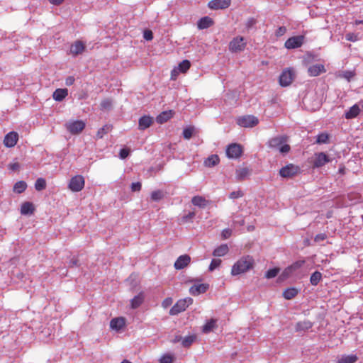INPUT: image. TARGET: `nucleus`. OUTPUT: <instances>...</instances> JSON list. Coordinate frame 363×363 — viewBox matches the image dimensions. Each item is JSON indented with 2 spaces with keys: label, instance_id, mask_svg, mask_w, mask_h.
<instances>
[{
  "label": "nucleus",
  "instance_id": "obj_45",
  "mask_svg": "<svg viewBox=\"0 0 363 363\" xmlns=\"http://www.w3.org/2000/svg\"><path fill=\"white\" fill-rule=\"evenodd\" d=\"M279 271H280V269L278 267H274L273 269H270L266 272L265 277L267 279L274 278L278 274Z\"/></svg>",
  "mask_w": 363,
  "mask_h": 363
},
{
  "label": "nucleus",
  "instance_id": "obj_10",
  "mask_svg": "<svg viewBox=\"0 0 363 363\" xmlns=\"http://www.w3.org/2000/svg\"><path fill=\"white\" fill-rule=\"evenodd\" d=\"M226 155L230 159L239 158L242 153V147L237 143L230 144L226 148Z\"/></svg>",
  "mask_w": 363,
  "mask_h": 363
},
{
  "label": "nucleus",
  "instance_id": "obj_44",
  "mask_svg": "<svg viewBox=\"0 0 363 363\" xmlns=\"http://www.w3.org/2000/svg\"><path fill=\"white\" fill-rule=\"evenodd\" d=\"M194 131V127H193V126H189V127L184 128L183 130L184 138L186 140H189L192 137Z\"/></svg>",
  "mask_w": 363,
  "mask_h": 363
},
{
  "label": "nucleus",
  "instance_id": "obj_9",
  "mask_svg": "<svg viewBox=\"0 0 363 363\" xmlns=\"http://www.w3.org/2000/svg\"><path fill=\"white\" fill-rule=\"evenodd\" d=\"M84 178L82 175H76L69 180V189L72 191L79 192L84 187Z\"/></svg>",
  "mask_w": 363,
  "mask_h": 363
},
{
  "label": "nucleus",
  "instance_id": "obj_37",
  "mask_svg": "<svg viewBox=\"0 0 363 363\" xmlns=\"http://www.w3.org/2000/svg\"><path fill=\"white\" fill-rule=\"evenodd\" d=\"M322 279V274L320 272H313L310 278L311 284L313 286H316L320 282V281Z\"/></svg>",
  "mask_w": 363,
  "mask_h": 363
},
{
  "label": "nucleus",
  "instance_id": "obj_17",
  "mask_svg": "<svg viewBox=\"0 0 363 363\" xmlns=\"http://www.w3.org/2000/svg\"><path fill=\"white\" fill-rule=\"evenodd\" d=\"M85 123L83 121H75L69 123V133L72 134H79L85 128Z\"/></svg>",
  "mask_w": 363,
  "mask_h": 363
},
{
  "label": "nucleus",
  "instance_id": "obj_29",
  "mask_svg": "<svg viewBox=\"0 0 363 363\" xmlns=\"http://www.w3.org/2000/svg\"><path fill=\"white\" fill-rule=\"evenodd\" d=\"M298 294V289L295 287H290L283 291V296L286 300L294 298Z\"/></svg>",
  "mask_w": 363,
  "mask_h": 363
},
{
  "label": "nucleus",
  "instance_id": "obj_63",
  "mask_svg": "<svg viewBox=\"0 0 363 363\" xmlns=\"http://www.w3.org/2000/svg\"><path fill=\"white\" fill-rule=\"evenodd\" d=\"M77 264H78V261L77 259L69 262V267L76 266Z\"/></svg>",
  "mask_w": 363,
  "mask_h": 363
},
{
  "label": "nucleus",
  "instance_id": "obj_38",
  "mask_svg": "<svg viewBox=\"0 0 363 363\" xmlns=\"http://www.w3.org/2000/svg\"><path fill=\"white\" fill-rule=\"evenodd\" d=\"M313 326L311 321L306 320L303 322H298L296 324V330H305L310 329Z\"/></svg>",
  "mask_w": 363,
  "mask_h": 363
},
{
  "label": "nucleus",
  "instance_id": "obj_13",
  "mask_svg": "<svg viewBox=\"0 0 363 363\" xmlns=\"http://www.w3.org/2000/svg\"><path fill=\"white\" fill-rule=\"evenodd\" d=\"M18 140V134L15 131L7 133L4 139V145L7 147H14Z\"/></svg>",
  "mask_w": 363,
  "mask_h": 363
},
{
  "label": "nucleus",
  "instance_id": "obj_6",
  "mask_svg": "<svg viewBox=\"0 0 363 363\" xmlns=\"http://www.w3.org/2000/svg\"><path fill=\"white\" fill-rule=\"evenodd\" d=\"M300 167L294 164H289L279 170V175L284 178H291L300 173Z\"/></svg>",
  "mask_w": 363,
  "mask_h": 363
},
{
  "label": "nucleus",
  "instance_id": "obj_21",
  "mask_svg": "<svg viewBox=\"0 0 363 363\" xmlns=\"http://www.w3.org/2000/svg\"><path fill=\"white\" fill-rule=\"evenodd\" d=\"M153 123V118L149 116H143L140 118L138 121L139 130H145Z\"/></svg>",
  "mask_w": 363,
  "mask_h": 363
},
{
  "label": "nucleus",
  "instance_id": "obj_54",
  "mask_svg": "<svg viewBox=\"0 0 363 363\" xmlns=\"http://www.w3.org/2000/svg\"><path fill=\"white\" fill-rule=\"evenodd\" d=\"M20 168L18 162H13L9 164V169L11 171H17Z\"/></svg>",
  "mask_w": 363,
  "mask_h": 363
},
{
  "label": "nucleus",
  "instance_id": "obj_62",
  "mask_svg": "<svg viewBox=\"0 0 363 363\" xmlns=\"http://www.w3.org/2000/svg\"><path fill=\"white\" fill-rule=\"evenodd\" d=\"M195 216L194 212H189L184 218L186 219H191Z\"/></svg>",
  "mask_w": 363,
  "mask_h": 363
},
{
  "label": "nucleus",
  "instance_id": "obj_7",
  "mask_svg": "<svg viewBox=\"0 0 363 363\" xmlns=\"http://www.w3.org/2000/svg\"><path fill=\"white\" fill-rule=\"evenodd\" d=\"M295 77V74L292 69L287 68L282 71L279 77V84L281 86L290 85Z\"/></svg>",
  "mask_w": 363,
  "mask_h": 363
},
{
  "label": "nucleus",
  "instance_id": "obj_42",
  "mask_svg": "<svg viewBox=\"0 0 363 363\" xmlns=\"http://www.w3.org/2000/svg\"><path fill=\"white\" fill-rule=\"evenodd\" d=\"M163 198H164V194L161 190H156L151 193V199L154 201H160Z\"/></svg>",
  "mask_w": 363,
  "mask_h": 363
},
{
  "label": "nucleus",
  "instance_id": "obj_41",
  "mask_svg": "<svg viewBox=\"0 0 363 363\" xmlns=\"http://www.w3.org/2000/svg\"><path fill=\"white\" fill-rule=\"evenodd\" d=\"M46 188V181L43 178H38L35 183V189L40 191Z\"/></svg>",
  "mask_w": 363,
  "mask_h": 363
},
{
  "label": "nucleus",
  "instance_id": "obj_57",
  "mask_svg": "<svg viewBox=\"0 0 363 363\" xmlns=\"http://www.w3.org/2000/svg\"><path fill=\"white\" fill-rule=\"evenodd\" d=\"M257 23V21L254 18H250L249 19H247V22H246V26L247 28H250L251 27H252L253 26H255Z\"/></svg>",
  "mask_w": 363,
  "mask_h": 363
},
{
  "label": "nucleus",
  "instance_id": "obj_58",
  "mask_svg": "<svg viewBox=\"0 0 363 363\" xmlns=\"http://www.w3.org/2000/svg\"><path fill=\"white\" fill-rule=\"evenodd\" d=\"M222 235L224 239L228 238L231 235V230L230 229H224L222 232Z\"/></svg>",
  "mask_w": 363,
  "mask_h": 363
},
{
  "label": "nucleus",
  "instance_id": "obj_25",
  "mask_svg": "<svg viewBox=\"0 0 363 363\" xmlns=\"http://www.w3.org/2000/svg\"><path fill=\"white\" fill-rule=\"evenodd\" d=\"M174 112L172 110L163 111L157 116L156 121L160 124H162L172 118Z\"/></svg>",
  "mask_w": 363,
  "mask_h": 363
},
{
  "label": "nucleus",
  "instance_id": "obj_24",
  "mask_svg": "<svg viewBox=\"0 0 363 363\" xmlns=\"http://www.w3.org/2000/svg\"><path fill=\"white\" fill-rule=\"evenodd\" d=\"M213 24L214 21L211 18L204 16L198 21L197 26L199 29L203 30L212 26Z\"/></svg>",
  "mask_w": 363,
  "mask_h": 363
},
{
  "label": "nucleus",
  "instance_id": "obj_47",
  "mask_svg": "<svg viewBox=\"0 0 363 363\" xmlns=\"http://www.w3.org/2000/svg\"><path fill=\"white\" fill-rule=\"evenodd\" d=\"M221 264V260L220 259H213L210 263L208 269L211 272H213L217 267H218Z\"/></svg>",
  "mask_w": 363,
  "mask_h": 363
},
{
  "label": "nucleus",
  "instance_id": "obj_36",
  "mask_svg": "<svg viewBox=\"0 0 363 363\" xmlns=\"http://www.w3.org/2000/svg\"><path fill=\"white\" fill-rule=\"evenodd\" d=\"M190 67V61H189L188 60H184L179 64L177 69H178L179 72L182 73H185L189 69Z\"/></svg>",
  "mask_w": 363,
  "mask_h": 363
},
{
  "label": "nucleus",
  "instance_id": "obj_30",
  "mask_svg": "<svg viewBox=\"0 0 363 363\" xmlns=\"http://www.w3.org/2000/svg\"><path fill=\"white\" fill-rule=\"evenodd\" d=\"M228 247L226 244H223L216 247L213 252V255L215 257H222L225 255L228 252Z\"/></svg>",
  "mask_w": 363,
  "mask_h": 363
},
{
  "label": "nucleus",
  "instance_id": "obj_11",
  "mask_svg": "<svg viewBox=\"0 0 363 363\" xmlns=\"http://www.w3.org/2000/svg\"><path fill=\"white\" fill-rule=\"evenodd\" d=\"M304 40V37L303 35H297L289 38L284 43L285 48L287 49H295L300 48Z\"/></svg>",
  "mask_w": 363,
  "mask_h": 363
},
{
  "label": "nucleus",
  "instance_id": "obj_22",
  "mask_svg": "<svg viewBox=\"0 0 363 363\" xmlns=\"http://www.w3.org/2000/svg\"><path fill=\"white\" fill-rule=\"evenodd\" d=\"M191 203L194 206L204 208L211 203V201L206 199L203 196H195L191 199Z\"/></svg>",
  "mask_w": 363,
  "mask_h": 363
},
{
  "label": "nucleus",
  "instance_id": "obj_61",
  "mask_svg": "<svg viewBox=\"0 0 363 363\" xmlns=\"http://www.w3.org/2000/svg\"><path fill=\"white\" fill-rule=\"evenodd\" d=\"M49 2L53 5H59L64 0H48Z\"/></svg>",
  "mask_w": 363,
  "mask_h": 363
},
{
  "label": "nucleus",
  "instance_id": "obj_51",
  "mask_svg": "<svg viewBox=\"0 0 363 363\" xmlns=\"http://www.w3.org/2000/svg\"><path fill=\"white\" fill-rule=\"evenodd\" d=\"M327 238V235L325 233L317 234L314 238V241L316 242L323 241Z\"/></svg>",
  "mask_w": 363,
  "mask_h": 363
},
{
  "label": "nucleus",
  "instance_id": "obj_59",
  "mask_svg": "<svg viewBox=\"0 0 363 363\" xmlns=\"http://www.w3.org/2000/svg\"><path fill=\"white\" fill-rule=\"evenodd\" d=\"M101 106L104 108H109L111 106V101L109 100H105V101L101 102Z\"/></svg>",
  "mask_w": 363,
  "mask_h": 363
},
{
  "label": "nucleus",
  "instance_id": "obj_20",
  "mask_svg": "<svg viewBox=\"0 0 363 363\" xmlns=\"http://www.w3.org/2000/svg\"><path fill=\"white\" fill-rule=\"evenodd\" d=\"M85 50V45L80 40L75 41L70 47V52L76 56L82 54Z\"/></svg>",
  "mask_w": 363,
  "mask_h": 363
},
{
  "label": "nucleus",
  "instance_id": "obj_48",
  "mask_svg": "<svg viewBox=\"0 0 363 363\" xmlns=\"http://www.w3.org/2000/svg\"><path fill=\"white\" fill-rule=\"evenodd\" d=\"M345 38L348 41L356 42L359 40L358 35L354 33H348L345 35Z\"/></svg>",
  "mask_w": 363,
  "mask_h": 363
},
{
  "label": "nucleus",
  "instance_id": "obj_14",
  "mask_svg": "<svg viewBox=\"0 0 363 363\" xmlns=\"http://www.w3.org/2000/svg\"><path fill=\"white\" fill-rule=\"evenodd\" d=\"M329 162H330V159L325 153L318 152L315 154V160L313 163V167L318 168L323 167Z\"/></svg>",
  "mask_w": 363,
  "mask_h": 363
},
{
  "label": "nucleus",
  "instance_id": "obj_23",
  "mask_svg": "<svg viewBox=\"0 0 363 363\" xmlns=\"http://www.w3.org/2000/svg\"><path fill=\"white\" fill-rule=\"evenodd\" d=\"M145 300L144 292H140L138 295L135 296L130 300V306L133 309H136L140 307Z\"/></svg>",
  "mask_w": 363,
  "mask_h": 363
},
{
  "label": "nucleus",
  "instance_id": "obj_35",
  "mask_svg": "<svg viewBox=\"0 0 363 363\" xmlns=\"http://www.w3.org/2000/svg\"><path fill=\"white\" fill-rule=\"evenodd\" d=\"M27 188V184L24 181H18L13 186V191L18 194L23 193Z\"/></svg>",
  "mask_w": 363,
  "mask_h": 363
},
{
  "label": "nucleus",
  "instance_id": "obj_39",
  "mask_svg": "<svg viewBox=\"0 0 363 363\" xmlns=\"http://www.w3.org/2000/svg\"><path fill=\"white\" fill-rule=\"evenodd\" d=\"M215 327H216V320L214 319H211L203 326L202 331L204 333H208L211 332Z\"/></svg>",
  "mask_w": 363,
  "mask_h": 363
},
{
  "label": "nucleus",
  "instance_id": "obj_52",
  "mask_svg": "<svg viewBox=\"0 0 363 363\" xmlns=\"http://www.w3.org/2000/svg\"><path fill=\"white\" fill-rule=\"evenodd\" d=\"M142 187V184L140 182H134L131 185V190L133 191H140Z\"/></svg>",
  "mask_w": 363,
  "mask_h": 363
},
{
  "label": "nucleus",
  "instance_id": "obj_26",
  "mask_svg": "<svg viewBox=\"0 0 363 363\" xmlns=\"http://www.w3.org/2000/svg\"><path fill=\"white\" fill-rule=\"evenodd\" d=\"M35 211V207L31 202L26 201L21 206V213L22 215H31Z\"/></svg>",
  "mask_w": 363,
  "mask_h": 363
},
{
  "label": "nucleus",
  "instance_id": "obj_31",
  "mask_svg": "<svg viewBox=\"0 0 363 363\" xmlns=\"http://www.w3.org/2000/svg\"><path fill=\"white\" fill-rule=\"evenodd\" d=\"M67 95V89H57L53 92L52 97L55 101H60L65 99Z\"/></svg>",
  "mask_w": 363,
  "mask_h": 363
},
{
  "label": "nucleus",
  "instance_id": "obj_12",
  "mask_svg": "<svg viewBox=\"0 0 363 363\" xmlns=\"http://www.w3.org/2000/svg\"><path fill=\"white\" fill-rule=\"evenodd\" d=\"M230 0H211L208 6L213 10L225 9L230 6Z\"/></svg>",
  "mask_w": 363,
  "mask_h": 363
},
{
  "label": "nucleus",
  "instance_id": "obj_5",
  "mask_svg": "<svg viewBox=\"0 0 363 363\" xmlns=\"http://www.w3.org/2000/svg\"><path fill=\"white\" fill-rule=\"evenodd\" d=\"M305 262L306 261L304 259L294 262L293 264L284 269L280 275V279L284 280L291 277L303 266Z\"/></svg>",
  "mask_w": 363,
  "mask_h": 363
},
{
  "label": "nucleus",
  "instance_id": "obj_60",
  "mask_svg": "<svg viewBox=\"0 0 363 363\" xmlns=\"http://www.w3.org/2000/svg\"><path fill=\"white\" fill-rule=\"evenodd\" d=\"M179 73V71L177 68L174 69L173 70H172L171 72V79H175L177 74Z\"/></svg>",
  "mask_w": 363,
  "mask_h": 363
},
{
  "label": "nucleus",
  "instance_id": "obj_55",
  "mask_svg": "<svg viewBox=\"0 0 363 363\" xmlns=\"http://www.w3.org/2000/svg\"><path fill=\"white\" fill-rule=\"evenodd\" d=\"M286 32V28L284 26L279 27L276 31L277 36H281Z\"/></svg>",
  "mask_w": 363,
  "mask_h": 363
},
{
  "label": "nucleus",
  "instance_id": "obj_64",
  "mask_svg": "<svg viewBox=\"0 0 363 363\" xmlns=\"http://www.w3.org/2000/svg\"><path fill=\"white\" fill-rule=\"evenodd\" d=\"M355 25L363 24V20H356L354 22Z\"/></svg>",
  "mask_w": 363,
  "mask_h": 363
},
{
  "label": "nucleus",
  "instance_id": "obj_49",
  "mask_svg": "<svg viewBox=\"0 0 363 363\" xmlns=\"http://www.w3.org/2000/svg\"><path fill=\"white\" fill-rule=\"evenodd\" d=\"M243 195H244V194L242 193V191L240 190H238V191H232L229 195V198L231 199H235L242 197Z\"/></svg>",
  "mask_w": 363,
  "mask_h": 363
},
{
  "label": "nucleus",
  "instance_id": "obj_4",
  "mask_svg": "<svg viewBox=\"0 0 363 363\" xmlns=\"http://www.w3.org/2000/svg\"><path fill=\"white\" fill-rule=\"evenodd\" d=\"M247 45L245 38L242 36H237L233 38L229 43L228 48L233 53L240 52L243 51Z\"/></svg>",
  "mask_w": 363,
  "mask_h": 363
},
{
  "label": "nucleus",
  "instance_id": "obj_33",
  "mask_svg": "<svg viewBox=\"0 0 363 363\" xmlns=\"http://www.w3.org/2000/svg\"><path fill=\"white\" fill-rule=\"evenodd\" d=\"M358 360L356 354L343 355L337 363H354Z\"/></svg>",
  "mask_w": 363,
  "mask_h": 363
},
{
  "label": "nucleus",
  "instance_id": "obj_16",
  "mask_svg": "<svg viewBox=\"0 0 363 363\" xmlns=\"http://www.w3.org/2000/svg\"><path fill=\"white\" fill-rule=\"evenodd\" d=\"M326 69L323 65L315 64L310 66L308 69V73L311 77H317L321 73H325Z\"/></svg>",
  "mask_w": 363,
  "mask_h": 363
},
{
  "label": "nucleus",
  "instance_id": "obj_19",
  "mask_svg": "<svg viewBox=\"0 0 363 363\" xmlns=\"http://www.w3.org/2000/svg\"><path fill=\"white\" fill-rule=\"evenodd\" d=\"M125 325V319L123 317L113 318L110 322V327L115 330H120Z\"/></svg>",
  "mask_w": 363,
  "mask_h": 363
},
{
  "label": "nucleus",
  "instance_id": "obj_56",
  "mask_svg": "<svg viewBox=\"0 0 363 363\" xmlns=\"http://www.w3.org/2000/svg\"><path fill=\"white\" fill-rule=\"evenodd\" d=\"M129 155V150L128 149H125V148H123L120 151V157L121 159H125Z\"/></svg>",
  "mask_w": 363,
  "mask_h": 363
},
{
  "label": "nucleus",
  "instance_id": "obj_53",
  "mask_svg": "<svg viewBox=\"0 0 363 363\" xmlns=\"http://www.w3.org/2000/svg\"><path fill=\"white\" fill-rule=\"evenodd\" d=\"M144 38L147 40H151L153 38L152 32L150 30H145Z\"/></svg>",
  "mask_w": 363,
  "mask_h": 363
},
{
  "label": "nucleus",
  "instance_id": "obj_40",
  "mask_svg": "<svg viewBox=\"0 0 363 363\" xmlns=\"http://www.w3.org/2000/svg\"><path fill=\"white\" fill-rule=\"evenodd\" d=\"M196 336L195 335H191L185 337L182 340V345L184 347H189L191 345V344L196 340Z\"/></svg>",
  "mask_w": 363,
  "mask_h": 363
},
{
  "label": "nucleus",
  "instance_id": "obj_15",
  "mask_svg": "<svg viewBox=\"0 0 363 363\" xmlns=\"http://www.w3.org/2000/svg\"><path fill=\"white\" fill-rule=\"evenodd\" d=\"M191 262V257L188 255L179 256L174 262V267L176 269H182Z\"/></svg>",
  "mask_w": 363,
  "mask_h": 363
},
{
  "label": "nucleus",
  "instance_id": "obj_28",
  "mask_svg": "<svg viewBox=\"0 0 363 363\" xmlns=\"http://www.w3.org/2000/svg\"><path fill=\"white\" fill-rule=\"evenodd\" d=\"M219 162V157L217 155H211L204 160L203 164L207 167H213L218 164Z\"/></svg>",
  "mask_w": 363,
  "mask_h": 363
},
{
  "label": "nucleus",
  "instance_id": "obj_1",
  "mask_svg": "<svg viewBox=\"0 0 363 363\" xmlns=\"http://www.w3.org/2000/svg\"><path fill=\"white\" fill-rule=\"evenodd\" d=\"M254 266V259L250 255L243 256L240 258L232 267L231 274L237 276L247 272L252 269Z\"/></svg>",
  "mask_w": 363,
  "mask_h": 363
},
{
  "label": "nucleus",
  "instance_id": "obj_8",
  "mask_svg": "<svg viewBox=\"0 0 363 363\" xmlns=\"http://www.w3.org/2000/svg\"><path fill=\"white\" fill-rule=\"evenodd\" d=\"M259 123V120L257 117L247 115L240 117L238 119V124L244 128H252L256 126Z\"/></svg>",
  "mask_w": 363,
  "mask_h": 363
},
{
  "label": "nucleus",
  "instance_id": "obj_18",
  "mask_svg": "<svg viewBox=\"0 0 363 363\" xmlns=\"http://www.w3.org/2000/svg\"><path fill=\"white\" fill-rule=\"evenodd\" d=\"M208 284H194L189 289V293L193 296H197L205 293L208 290Z\"/></svg>",
  "mask_w": 363,
  "mask_h": 363
},
{
  "label": "nucleus",
  "instance_id": "obj_46",
  "mask_svg": "<svg viewBox=\"0 0 363 363\" xmlns=\"http://www.w3.org/2000/svg\"><path fill=\"white\" fill-rule=\"evenodd\" d=\"M174 356L170 354H164L160 359V363H173Z\"/></svg>",
  "mask_w": 363,
  "mask_h": 363
},
{
  "label": "nucleus",
  "instance_id": "obj_3",
  "mask_svg": "<svg viewBox=\"0 0 363 363\" xmlns=\"http://www.w3.org/2000/svg\"><path fill=\"white\" fill-rule=\"evenodd\" d=\"M192 303L193 299L190 297L179 299L172 307V308L169 311V314L171 315H175L180 313L181 312L184 311L189 306L192 304Z\"/></svg>",
  "mask_w": 363,
  "mask_h": 363
},
{
  "label": "nucleus",
  "instance_id": "obj_43",
  "mask_svg": "<svg viewBox=\"0 0 363 363\" xmlns=\"http://www.w3.org/2000/svg\"><path fill=\"white\" fill-rule=\"evenodd\" d=\"M329 135L326 133H322L317 136L316 143L318 144H324L328 142Z\"/></svg>",
  "mask_w": 363,
  "mask_h": 363
},
{
  "label": "nucleus",
  "instance_id": "obj_32",
  "mask_svg": "<svg viewBox=\"0 0 363 363\" xmlns=\"http://www.w3.org/2000/svg\"><path fill=\"white\" fill-rule=\"evenodd\" d=\"M236 179L238 181H242L250 174V170L247 167L239 168L236 169Z\"/></svg>",
  "mask_w": 363,
  "mask_h": 363
},
{
  "label": "nucleus",
  "instance_id": "obj_50",
  "mask_svg": "<svg viewBox=\"0 0 363 363\" xmlns=\"http://www.w3.org/2000/svg\"><path fill=\"white\" fill-rule=\"evenodd\" d=\"M172 302H173V300L172 298H170V297L166 298L163 300V301L162 303V306L164 308H167L172 304Z\"/></svg>",
  "mask_w": 363,
  "mask_h": 363
},
{
  "label": "nucleus",
  "instance_id": "obj_34",
  "mask_svg": "<svg viewBox=\"0 0 363 363\" xmlns=\"http://www.w3.org/2000/svg\"><path fill=\"white\" fill-rule=\"evenodd\" d=\"M113 128L112 125L110 124H106L102 128H101L96 133V138L101 139L106 134H107L108 132H110Z\"/></svg>",
  "mask_w": 363,
  "mask_h": 363
},
{
  "label": "nucleus",
  "instance_id": "obj_27",
  "mask_svg": "<svg viewBox=\"0 0 363 363\" xmlns=\"http://www.w3.org/2000/svg\"><path fill=\"white\" fill-rule=\"evenodd\" d=\"M360 112L359 107L357 104L353 105L349 111H346L345 113V117L346 119H352L356 118Z\"/></svg>",
  "mask_w": 363,
  "mask_h": 363
},
{
  "label": "nucleus",
  "instance_id": "obj_2",
  "mask_svg": "<svg viewBox=\"0 0 363 363\" xmlns=\"http://www.w3.org/2000/svg\"><path fill=\"white\" fill-rule=\"evenodd\" d=\"M288 137L286 135H279L269 140L268 146L271 148L279 149V152L282 154L288 153L291 147L286 144Z\"/></svg>",
  "mask_w": 363,
  "mask_h": 363
}]
</instances>
